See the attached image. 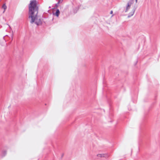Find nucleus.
I'll return each instance as SVG.
<instances>
[{"mask_svg": "<svg viewBox=\"0 0 160 160\" xmlns=\"http://www.w3.org/2000/svg\"><path fill=\"white\" fill-rule=\"evenodd\" d=\"M133 1L134 0H130L128 2L125 10L126 12L128 11L130 12L128 16V18H130L133 16L135 11V8L133 7L132 5Z\"/></svg>", "mask_w": 160, "mask_h": 160, "instance_id": "f03ea898", "label": "nucleus"}, {"mask_svg": "<svg viewBox=\"0 0 160 160\" xmlns=\"http://www.w3.org/2000/svg\"><path fill=\"white\" fill-rule=\"evenodd\" d=\"M105 154H97V156L98 158H104L105 157Z\"/></svg>", "mask_w": 160, "mask_h": 160, "instance_id": "20e7f679", "label": "nucleus"}, {"mask_svg": "<svg viewBox=\"0 0 160 160\" xmlns=\"http://www.w3.org/2000/svg\"><path fill=\"white\" fill-rule=\"evenodd\" d=\"M110 13H111V14H112V11H111Z\"/></svg>", "mask_w": 160, "mask_h": 160, "instance_id": "1a4fd4ad", "label": "nucleus"}, {"mask_svg": "<svg viewBox=\"0 0 160 160\" xmlns=\"http://www.w3.org/2000/svg\"><path fill=\"white\" fill-rule=\"evenodd\" d=\"M13 33L11 35V39L12 40L13 38Z\"/></svg>", "mask_w": 160, "mask_h": 160, "instance_id": "6e6552de", "label": "nucleus"}, {"mask_svg": "<svg viewBox=\"0 0 160 160\" xmlns=\"http://www.w3.org/2000/svg\"><path fill=\"white\" fill-rule=\"evenodd\" d=\"M2 8L4 9V11H3V12H4L5 10L7 8V6L5 4H4L2 6Z\"/></svg>", "mask_w": 160, "mask_h": 160, "instance_id": "423d86ee", "label": "nucleus"}, {"mask_svg": "<svg viewBox=\"0 0 160 160\" xmlns=\"http://www.w3.org/2000/svg\"><path fill=\"white\" fill-rule=\"evenodd\" d=\"M7 154V151L6 150H3L2 151V155L3 156H5Z\"/></svg>", "mask_w": 160, "mask_h": 160, "instance_id": "39448f33", "label": "nucleus"}, {"mask_svg": "<svg viewBox=\"0 0 160 160\" xmlns=\"http://www.w3.org/2000/svg\"><path fill=\"white\" fill-rule=\"evenodd\" d=\"M60 13V12L59 9H57L56 10V12L55 13H53V14L56 16L57 17H58L59 15V14Z\"/></svg>", "mask_w": 160, "mask_h": 160, "instance_id": "7ed1b4c3", "label": "nucleus"}, {"mask_svg": "<svg viewBox=\"0 0 160 160\" xmlns=\"http://www.w3.org/2000/svg\"><path fill=\"white\" fill-rule=\"evenodd\" d=\"M62 0H59V1H58V4L59 3L62 2Z\"/></svg>", "mask_w": 160, "mask_h": 160, "instance_id": "0eeeda50", "label": "nucleus"}, {"mask_svg": "<svg viewBox=\"0 0 160 160\" xmlns=\"http://www.w3.org/2000/svg\"><path fill=\"white\" fill-rule=\"evenodd\" d=\"M136 2H137V0H136Z\"/></svg>", "mask_w": 160, "mask_h": 160, "instance_id": "9d476101", "label": "nucleus"}, {"mask_svg": "<svg viewBox=\"0 0 160 160\" xmlns=\"http://www.w3.org/2000/svg\"><path fill=\"white\" fill-rule=\"evenodd\" d=\"M36 1H30L29 6V19L31 23H35L38 25L41 24L40 18L38 15V8L37 5Z\"/></svg>", "mask_w": 160, "mask_h": 160, "instance_id": "f257e3e1", "label": "nucleus"}]
</instances>
